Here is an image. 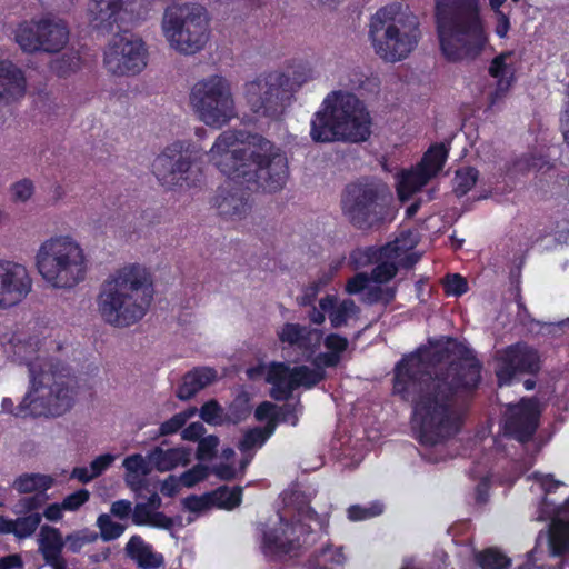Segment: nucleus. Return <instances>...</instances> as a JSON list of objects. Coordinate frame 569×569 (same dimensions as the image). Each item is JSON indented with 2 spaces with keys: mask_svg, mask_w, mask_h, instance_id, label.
I'll return each mask as SVG.
<instances>
[{
  "mask_svg": "<svg viewBox=\"0 0 569 569\" xmlns=\"http://www.w3.org/2000/svg\"><path fill=\"white\" fill-rule=\"evenodd\" d=\"M368 28L373 52L389 63L406 60L422 37L419 18L400 3L378 9L371 16Z\"/></svg>",
  "mask_w": 569,
  "mask_h": 569,
  "instance_id": "39448f33",
  "label": "nucleus"
},
{
  "mask_svg": "<svg viewBox=\"0 0 569 569\" xmlns=\"http://www.w3.org/2000/svg\"><path fill=\"white\" fill-rule=\"evenodd\" d=\"M380 189L375 183H355L346 189L342 210L357 227L370 224L377 216V201Z\"/></svg>",
  "mask_w": 569,
  "mask_h": 569,
  "instance_id": "b1692460",
  "label": "nucleus"
},
{
  "mask_svg": "<svg viewBox=\"0 0 569 569\" xmlns=\"http://www.w3.org/2000/svg\"><path fill=\"white\" fill-rule=\"evenodd\" d=\"M36 192V186L30 179H21L10 187L11 200L14 203H26L30 201Z\"/></svg>",
  "mask_w": 569,
  "mask_h": 569,
  "instance_id": "603ef678",
  "label": "nucleus"
},
{
  "mask_svg": "<svg viewBox=\"0 0 569 569\" xmlns=\"http://www.w3.org/2000/svg\"><path fill=\"white\" fill-rule=\"evenodd\" d=\"M53 485V478L43 473H23L17 477L11 487L18 493L41 495Z\"/></svg>",
  "mask_w": 569,
  "mask_h": 569,
  "instance_id": "c9c22d12",
  "label": "nucleus"
},
{
  "mask_svg": "<svg viewBox=\"0 0 569 569\" xmlns=\"http://www.w3.org/2000/svg\"><path fill=\"white\" fill-rule=\"evenodd\" d=\"M371 134V117L353 93L331 91L311 119L310 136L316 142H362Z\"/></svg>",
  "mask_w": 569,
  "mask_h": 569,
  "instance_id": "20e7f679",
  "label": "nucleus"
},
{
  "mask_svg": "<svg viewBox=\"0 0 569 569\" xmlns=\"http://www.w3.org/2000/svg\"><path fill=\"white\" fill-rule=\"evenodd\" d=\"M325 528L326 520L312 509L300 512L291 522L277 515L262 530V547L267 553H290L313 545Z\"/></svg>",
  "mask_w": 569,
  "mask_h": 569,
  "instance_id": "f8f14e48",
  "label": "nucleus"
},
{
  "mask_svg": "<svg viewBox=\"0 0 569 569\" xmlns=\"http://www.w3.org/2000/svg\"><path fill=\"white\" fill-rule=\"evenodd\" d=\"M325 347L329 352L319 353L315 359V368L297 366L291 368L283 362H272L266 367V380L272 388L270 395L276 400L288 399L299 387L312 388L325 378L323 368L335 367L348 348V339L337 333L325 338Z\"/></svg>",
  "mask_w": 569,
  "mask_h": 569,
  "instance_id": "6e6552de",
  "label": "nucleus"
},
{
  "mask_svg": "<svg viewBox=\"0 0 569 569\" xmlns=\"http://www.w3.org/2000/svg\"><path fill=\"white\" fill-rule=\"evenodd\" d=\"M40 522L41 515L37 512L17 518L13 520L12 535H14L18 539L31 537L36 532Z\"/></svg>",
  "mask_w": 569,
  "mask_h": 569,
  "instance_id": "09e8293b",
  "label": "nucleus"
},
{
  "mask_svg": "<svg viewBox=\"0 0 569 569\" xmlns=\"http://www.w3.org/2000/svg\"><path fill=\"white\" fill-rule=\"evenodd\" d=\"M217 379V373L211 368H199L188 372L179 386L177 397L181 400L192 398L200 390L211 385Z\"/></svg>",
  "mask_w": 569,
  "mask_h": 569,
  "instance_id": "72a5a7b5",
  "label": "nucleus"
},
{
  "mask_svg": "<svg viewBox=\"0 0 569 569\" xmlns=\"http://www.w3.org/2000/svg\"><path fill=\"white\" fill-rule=\"evenodd\" d=\"M197 412L196 408H190L186 411H181L172 416L167 421L162 422L159 428L160 436H169L180 430L186 422L192 418Z\"/></svg>",
  "mask_w": 569,
  "mask_h": 569,
  "instance_id": "3c124183",
  "label": "nucleus"
},
{
  "mask_svg": "<svg viewBox=\"0 0 569 569\" xmlns=\"http://www.w3.org/2000/svg\"><path fill=\"white\" fill-rule=\"evenodd\" d=\"M149 11L142 0H88L87 20L89 26L101 32L110 33L132 19L141 18Z\"/></svg>",
  "mask_w": 569,
  "mask_h": 569,
  "instance_id": "2eb2a0df",
  "label": "nucleus"
},
{
  "mask_svg": "<svg viewBox=\"0 0 569 569\" xmlns=\"http://www.w3.org/2000/svg\"><path fill=\"white\" fill-rule=\"evenodd\" d=\"M481 370L482 363L475 357L473 350L465 345V418L468 409V393L478 388Z\"/></svg>",
  "mask_w": 569,
  "mask_h": 569,
  "instance_id": "58836bf2",
  "label": "nucleus"
},
{
  "mask_svg": "<svg viewBox=\"0 0 569 569\" xmlns=\"http://www.w3.org/2000/svg\"><path fill=\"white\" fill-rule=\"evenodd\" d=\"M320 308L327 312L333 328H339L359 313V308L351 299L338 301L333 296H326L319 301Z\"/></svg>",
  "mask_w": 569,
  "mask_h": 569,
  "instance_id": "2f4dec72",
  "label": "nucleus"
},
{
  "mask_svg": "<svg viewBox=\"0 0 569 569\" xmlns=\"http://www.w3.org/2000/svg\"><path fill=\"white\" fill-rule=\"evenodd\" d=\"M447 156L448 150L443 143L432 144L416 168L399 174L397 182L399 199L401 201L409 199L435 178L442 169Z\"/></svg>",
  "mask_w": 569,
  "mask_h": 569,
  "instance_id": "aec40b11",
  "label": "nucleus"
},
{
  "mask_svg": "<svg viewBox=\"0 0 569 569\" xmlns=\"http://www.w3.org/2000/svg\"><path fill=\"white\" fill-rule=\"evenodd\" d=\"M89 257L82 243L72 234H53L43 240L34 256L41 279L53 289H73L84 281Z\"/></svg>",
  "mask_w": 569,
  "mask_h": 569,
  "instance_id": "423d86ee",
  "label": "nucleus"
},
{
  "mask_svg": "<svg viewBox=\"0 0 569 569\" xmlns=\"http://www.w3.org/2000/svg\"><path fill=\"white\" fill-rule=\"evenodd\" d=\"M276 422L270 420L264 428H254L244 433L243 439L239 443V449L243 453L260 448L266 440L273 433Z\"/></svg>",
  "mask_w": 569,
  "mask_h": 569,
  "instance_id": "37998d69",
  "label": "nucleus"
},
{
  "mask_svg": "<svg viewBox=\"0 0 569 569\" xmlns=\"http://www.w3.org/2000/svg\"><path fill=\"white\" fill-rule=\"evenodd\" d=\"M150 465L148 456L143 457L140 453L128 456L123 460L122 466L126 469L124 480L132 490H139L142 487L144 477L151 471Z\"/></svg>",
  "mask_w": 569,
  "mask_h": 569,
  "instance_id": "f704fd0d",
  "label": "nucleus"
},
{
  "mask_svg": "<svg viewBox=\"0 0 569 569\" xmlns=\"http://www.w3.org/2000/svg\"><path fill=\"white\" fill-rule=\"evenodd\" d=\"M132 522L137 526H150L169 529L173 521L163 512L157 511L144 502L137 503L132 511Z\"/></svg>",
  "mask_w": 569,
  "mask_h": 569,
  "instance_id": "e433bc0d",
  "label": "nucleus"
},
{
  "mask_svg": "<svg viewBox=\"0 0 569 569\" xmlns=\"http://www.w3.org/2000/svg\"><path fill=\"white\" fill-rule=\"evenodd\" d=\"M148 63V48L134 36L114 38L106 48L103 64L113 76H136Z\"/></svg>",
  "mask_w": 569,
  "mask_h": 569,
  "instance_id": "f3484780",
  "label": "nucleus"
},
{
  "mask_svg": "<svg viewBox=\"0 0 569 569\" xmlns=\"http://www.w3.org/2000/svg\"><path fill=\"white\" fill-rule=\"evenodd\" d=\"M443 287L447 295L460 296L462 293V278L458 273L448 277Z\"/></svg>",
  "mask_w": 569,
  "mask_h": 569,
  "instance_id": "774afa93",
  "label": "nucleus"
},
{
  "mask_svg": "<svg viewBox=\"0 0 569 569\" xmlns=\"http://www.w3.org/2000/svg\"><path fill=\"white\" fill-rule=\"evenodd\" d=\"M98 538L99 535L89 528L74 530L64 536V548L71 553H79L86 546L96 542Z\"/></svg>",
  "mask_w": 569,
  "mask_h": 569,
  "instance_id": "49530a36",
  "label": "nucleus"
},
{
  "mask_svg": "<svg viewBox=\"0 0 569 569\" xmlns=\"http://www.w3.org/2000/svg\"><path fill=\"white\" fill-rule=\"evenodd\" d=\"M83 66V60L78 50H68L62 56L52 60L50 63L51 70L61 78H67L79 70Z\"/></svg>",
  "mask_w": 569,
  "mask_h": 569,
  "instance_id": "a19ab883",
  "label": "nucleus"
},
{
  "mask_svg": "<svg viewBox=\"0 0 569 569\" xmlns=\"http://www.w3.org/2000/svg\"><path fill=\"white\" fill-rule=\"evenodd\" d=\"M515 302L517 305V320L522 326H528L531 323H535L536 320L532 318L529 309L527 308L523 297L521 295V288L519 286L516 287V293H515Z\"/></svg>",
  "mask_w": 569,
  "mask_h": 569,
  "instance_id": "680f3d73",
  "label": "nucleus"
},
{
  "mask_svg": "<svg viewBox=\"0 0 569 569\" xmlns=\"http://www.w3.org/2000/svg\"><path fill=\"white\" fill-rule=\"evenodd\" d=\"M346 560L342 548L332 549L329 546L322 547L317 559V566L327 569L329 565H342Z\"/></svg>",
  "mask_w": 569,
  "mask_h": 569,
  "instance_id": "4d7b16f0",
  "label": "nucleus"
},
{
  "mask_svg": "<svg viewBox=\"0 0 569 569\" xmlns=\"http://www.w3.org/2000/svg\"><path fill=\"white\" fill-rule=\"evenodd\" d=\"M290 103L295 94L318 76L315 67L306 61H289L272 70Z\"/></svg>",
  "mask_w": 569,
  "mask_h": 569,
  "instance_id": "a878e982",
  "label": "nucleus"
},
{
  "mask_svg": "<svg viewBox=\"0 0 569 569\" xmlns=\"http://www.w3.org/2000/svg\"><path fill=\"white\" fill-rule=\"evenodd\" d=\"M32 288L33 278L26 264L0 259V310H9L22 303Z\"/></svg>",
  "mask_w": 569,
  "mask_h": 569,
  "instance_id": "4be33fe9",
  "label": "nucleus"
},
{
  "mask_svg": "<svg viewBox=\"0 0 569 569\" xmlns=\"http://www.w3.org/2000/svg\"><path fill=\"white\" fill-rule=\"evenodd\" d=\"M76 383L69 370L59 365L30 380V388L16 412L19 417H58L73 405Z\"/></svg>",
  "mask_w": 569,
  "mask_h": 569,
  "instance_id": "1a4fd4ad",
  "label": "nucleus"
},
{
  "mask_svg": "<svg viewBox=\"0 0 569 569\" xmlns=\"http://www.w3.org/2000/svg\"><path fill=\"white\" fill-rule=\"evenodd\" d=\"M219 439L216 436H208L199 440L197 456L200 460L210 459L213 457Z\"/></svg>",
  "mask_w": 569,
  "mask_h": 569,
  "instance_id": "e2e57ef3",
  "label": "nucleus"
},
{
  "mask_svg": "<svg viewBox=\"0 0 569 569\" xmlns=\"http://www.w3.org/2000/svg\"><path fill=\"white\" fill-rule=\"evenodd\" d=\"M181 486L180 477L169 476L162 481L160 491L163 496L173 497L179 492Z\"/></svg>",
  "mask_w": 569,
  "mask_h": 569,
  "instance_id": "338daca9",
  "label": "nucleus"
},
{
  "mask_svg": "<svg viewBox=\"0 0 569 569\" xmlns=\"http://www.w3.org/2000/svg\"><path fill=\"white\" fill-rule=\"evenodd\" d=\"M540 416L538 401L522 398L518 403L508 406L502 422L503 435L520 443L529 442L539 427Z\"/></svg>",
  "mask_w": 569,
  "mask_h": 569,
  "instance_id": "5701e85b",
  "label": "nucleus"
},
{
  "mask_svg": "<svg viewBox=\"0 0 569 569\" xmlns=\"http://www.w3.org/2000/svg\"><path fill=\"white\" fill-rule=\"evenodd\" d=\"M375 261H379V250L375 248H362L352 251L350 254V264L353 269L363 268Z\"/></svg>",
  "mask_w": 569,
  "mask_h": 569,
  "instance_id": "6e6d98bb",
  "label": "nucleus"
},
{
  "mask_svg": "<svg viewBox=\"0 0 569 569\" xmlns=\"http://www.w3.org/2000/svg\"><path fill=\"white\" fill-rule=\"evenodd\" d=\"M208 471H209L208 467H206L203 465H197L193 468H191L190 470L184 471L180 476L182 486H184L187 488L193 487L194 485H197L198 482H200L201 480L207 478Z\"/></svg>",
  "mask_w": 569,
  "mask_h": 569,
  "instance_id": "13d9d810",
  "label": "nucleus"
},
{
  "mask_svg": "<svg viewBox=\"0 0 569 569\" xmlns=\"http://www.w3.org/2000/svg\"><path fill=\"white\" fill-rule=\"evenodd\" d=\"M116 460L111 453L100 455L94 458L88 467H76L71 471V478L81 483H88L102 475Z\"/></svg>",
  "mask_w": 569,
  "mask_h": 569,
  "instance_id": "ea45409f",
  "label": "nucleus"
},
{
  "mask_svg": "<svg viewBox=\"0 0 569 569\" xmlns=\"http://www.w3.org/2000/svg\"><path fill=\"white\" fill-rule=\"evenodd\" d=\"M199 415L209 425L219 426L224 422L223 409L216 400L206 402L201 407Z\"/></svg>",
  "mask_w": 569,
  "mask_h": 569,
  "instance_id": "5fc2aeb1",
  "label": "nucleus"
},
{
  "mask_svg": "<svg viewBox=\"0 0 569 569\" xmlns=\"http://www.w3.org/2000/svg\"><path fill=\"white\" fill-rule=\"evenodd\" d=\"M569 515V500L562 505L553 506L551 515L548 518L551 520L549 529V550L555 557H565L569 552V530L563 529V519L561 516ZM539 520H546L547 517L539 515Z\"/></svg>",
  "mask_w": 569,
  "mask_h": 569,
  "instance_id": "c85d7f7f",
  "label": "nucleus"
},
{
  "mask_svg": "<svg viewBox=\"0 0 569 569\" xmlns=\"http://www.w3.org/2000/svg\"><path fill=\"white\" fill-rule=\"evenodd\" d=\"M490 480L488 477H483L477 483L475 488V500L479 506L486 505L489 500Z\"/></svg>",
  "mask_w": 569,
  "mask_h": 569,
  "instance_id": "69168bd1",
  "label": "nucleus"
},
{
  "mask_svg": "<svg viewBox=\"0 0 569 569\" xmlns=\"http://www.w3.org/2000/svg\"><path fill=\"white\" fill-rule=\"evenodd\" d=\"M241 94L258 118L277 120L291 104L272 70L247 81Z\"/></svg>",
  "mask_w": 569,
  "mask_h": 569,
  "instance_id": "4468645a",
  "label": "nucleus"
},
{
  "mask_svg": "<svg viewBox=\"0 0 569 569\" xmlns=\"http://www.w3.org/2000/svg\"><path fill=\"white\" fill-rule=\"evenodd\" d=\"M161 32L170 49L183 56H193L203 50L209 41L210 18L201 4H172L162 14Z\"/></svg>",
  "mask_w": 569,
  "mask_h": 569,
  "instance_id": "9d476101",
  "label": "nucleus"
},
{
  "mask_svg": "<svg viewBox=\"0 0 569 569\" xmlns=\"http://www.w3.org/2000/svg\"><path fill=\"white\" fill-rule=\"evenodd\" d=\"M488 42L479 0H465V59L480 56Z\"/></svg>",
  "mask_w": 569,
  "mask_h": 569,
  "instance_id": "393cba45",
  "label": "nucleus"
},
{
  "mask_svg": "<svg viewBox=\"0 0 569 569\" xmlns=\"http://www.w3.org/2000/svg\"><path fill=\"white\" fill-rule=\"evenodd\" d=\"M154 293L151 268L140 262L124 263L103 280L97 298L98 311L113 327H130L147 315Z\"/></svg>",
  "mask_w": 569,
  "mask_h": 569,
  "instance_id": "7ed1b4c3",
  "label": "nucleus"
},
{
  "mask_svg": "<svg viewBox=\"0 0 569 569\" xmlns=\"http://www.w3.org/2000/svg\"><path fill=\"white\" fill-rule=\"evenodd\" d=\"M96 526L99 529V537L103 541L116 540L121 537L126 526L112 520L111 515L102 513L97 518Z\"/></svg>",
  "mask_w": 569,
  "mask_h": 569,
  "instance_id": "de8ad7c7",
  "label": "nucleus"
},
{
  "mask_svg": "<svg viewBox=\"0 0 569 569\" xmlns=\"http://www.w3.org/2000/svg\"><path fill=\"white\" fill-rule=\"evenodd\" d=\"M540 356L537 349L525 342H517L503 349L497 358L496 377L498 385L509 386L518 373L537 375L540 371Z\"/></svg>",
  "mask_w": 569,
  "mask_h": 569,
  "instance_id": "412c9836",
  "label": "nucleus"
},
{
  "mask_svg": "<svg viewBox=\"0 0 569 569\" xmlns=\"http://www.w3.org/2000/svg\"><path fill=\"white\" fill-rule=\"evenodd\" d=\"M67 22L52 14H43L23 21L14 30V40L28 53H57L69 42Z\"/></svg>",
  "mask_w": 569,
  "mask_h": 569,
  "instance_id": "ddd939ff",
  "label": "nucleus"
},
{
  "mask_svg": "<svg viewBox=\"0 0 569 569\" xmlns=\"http://www.w3.org/2000/svg\"><path fill=\"white\" fill-rule=\"evenodd\" d=\"M475 559L481 569H508L511 565L510 558L496 548L477 552Z\"/></svg>",
  "mask_w": 569,
  "mask_h": 569,
  "instance_id": "c03bdc74",
  "label": "nucleus"
},
{
  "mask_svg": "<svg viewBox=\"0 0 569 569\" xmlns=\"http://www.w3.org/2000/svg\"><path fill=\"white\" fill-rule=\"evenodd\" d=\"M191 450L186 447L163 449L154 448L148 453L151 465L161 472L169 471L179 466H187L190 462Z\"/></svg>",
  "mask_w": 569,
  "mask_h": 569,
  "instance_id": "473e14b6",
  "label": "nucleus"
},
{
  "mask_svg": "<svg viewBox=\"0 0 569 569\" xmlns=\"http://www.w3.org/2000/svg\"><path fill=\"white\" fill-rule=\"evenodd\" d=\"M383 505L378 501L372 502L367 507L353 505L347 509V516L351 521H362L380 516L383 512Z\"/></svg>",
  "mask_w": 569,
  "mask_h": 569,
  "instance_id": "8fccbe9b",
  "label": "nucleus"
},
{
  "mask_svg": "<svg viewBox=\"0 0 569 569\" xmlns=\"http://www.w3.org/2000/svg\"><path fill=\"white\" fill-rule=\"evenodd\" d=\"M418 243V237L413 231H403L392 242L379 249L380 263L372 270L371 276L359 272L346 283L349 295L363 292V301L367 303L382 302L385 305L393 300V288H382L381 284L391 280L399 267L410 268L419 259L412 250Z\"/></svg>",
  "mask_w": 569,
  "mask_h": 569,
  "instance_id": "0eeeda50",
  "label": "nucleus"
},
{
  "mask_svg": "<svg viewBox=\"0 0 569 569\" xmlns=\"http://www.w3.org/2000/svg\"><path fill=\"white\" fill-rule=\"evenodd\" d=\"M132 503L129 500L121 499L114 501L110 507V513L111 516H114L119 519H127L130 515L132 516Z\"/></svg>",
  "mask_w": 569,
  "mask_h": 569,
  "instance_id": "0e129e2a",
  "label": "nucleus"
},
{
  "mask_svg": "<svg viewBox=\"0 0 569 569\" xmlns=\"http://www.w3.org/2000/svg\"><path fill=\"white\" fill-rule=\"evenodd\" d=\"M126 555L140 569H158L163 566V556L153 550L140 536H132L124 547Z\"/></svg>",
  "mask_w": 569,
  "mask_h": 569,
  "instance_id": "7c9ffc66",
  "label": "nucleus"
},
{
  "mask_svg": "<svg viewBox=\"0 0 569 569\" xmlns=\"http://www.w3.org/2000/svg\"><path fill=\"white\" fill-rule=\"evenodd\" d=\"M216 206L221 216L229 218L241 217L248 210L247 200L233 193L220 192L216 198Z\"/></svg>",
  "mask_w": 569,
  "mask_h": 569,
  "instance_id": "79ce46f5",
  "label": "nucleus"
},
{
  "mask_svg": "<svg viewBox=\"0 0 569 569\" xmlns=\"http://www.w3.org/2000/svg\"><path fill=\"white\" fill-rule=\"evenodd\" d=\"M38 551L44 562L52 569H66V560L62 557L64 537L60 529L52 526H41L37 536Z\"/></svg>",
  "mask_w": 569,
  "mask_h": 569,
  "instance_id": "cd10ccee",
  "label": "nucleus"
},
{
  "mask_svg": "<svg viewBox=\"0 0 569 569\" xmlns=\"http://www.w3.org/2000/svg\"><path fill=\"white\" fill-rule=\"evenodd\" d=\"M277 336L282 343L295 347L307 355L313 353L319 348L322 339L320 330L291 322L280 327Z\"/></svg>",
  "mask_w": 569,
  "mask_h": 569,
  "instance_id": "bb28decb",
  "label": "nucleus"
},
{
  "mask_svg": "<svg viewBox=\"0 0 569 569\" xmlns=\"http://www.w3.org/2000/svg\"><path fill=\"white\" fill-rule=\"evenodd\" d=\"M51 339H40L24 332L16 333L11 341V358L21 366L28 368L30 380L46 373L48 370L61 365L50 357Z\"/></svg>",
  "mask_w": 569,
  "mask_h": 569,
  "instance_id": "6ab92c4d",
  "label": "nucleus"
},
{
  "mask_svg": "<svg viewBox=\"0 0 569 569\" xmlns=\"http://www.w3.org/2000/svg\"><path fill=\"white\" fill-rule=\"evenodd\" d=\"M26 80L20 69L0 61V108L24 94Z\"/></svg>",
  "mask_w": 569,
  "mask_h": 569,
  "instance_id": "c756f323",
  "label": "nucleus"
},
{
  "mask_svg": "<svg viewBox=\"0 0 569 569\" xmlns=\"http://www.w3.org/2000/svg\"><path fill=\"white\" fill-rule=\"evenodd\" d=\"M208 160L227 177L254 183L268 191L281 189L288 179L286 154L259 133L221 132L208 151Z\"/></svg>",
  "mask_w": 569,
  "mask_h": 569,
  "instance_id": "f03ea898",
  "label": "nucleus"
},
{
  "mask_svg": "<svg viewBox=\"0 0 569 569\" xmlns=\"http://www.w3.org/2000/svg\"><path fill=\"white\" fill-rule=\"evenodd\" d=\"M436 21L442 58L459 62L462 58V0H437Z\"/></svg>",
  "mask_w": 569,
  "mask_h": 569,
  "instance_id": "dca6fc26",
  "label": "nucleus"
},
{
  "mask_svg": "<svg viewBox=\"0 0 569 569\" xmlns=\"http://www.w3.org/2000/svg\"><path fill=\"white\" fill-rule=\"evenodd\" d=\"M183 506L191 512H202L213 507L211 495L190 496L183 500Z\"/></svg>",
  "mask_w": 569,
  "mask_h": 569,
  "instance_id": "bf43d9fd",
  "label": "nucleus"
},
{
  "mask_svg": "<svg viewBox=\"0 0 569 569\" xmlns=\"http://www.w3.org/2000/svg\"><path fill=\"white\" fill-rule=\"evenodd\" d=\"M461 359L460 345L447 338L418 349L396 368L395 393L409 400L418 392L412 422L423 445L433 446L460 430Z\"/></svg>",
  "mask_w": 569,
  "mask_h": 569,
  "instance_id": "f257e3e1",
  "label": "nucleus"
},
{
  "mask_svg": "<svg viewBox=\"0 0 569 569\" xmlns=\"http://www.w3.org/2000/svg\"><path fill=\"white\" fill-rule=\"evenodd\" d=\"M194 147L188 141H173L153 160L152 173L161 186L172 189L187 180L192 166Z\"/></svg>",
  "mask_w": 569,
  "mask_h": 569,
  "instance_id": "a211bd4d",
  "label": "nucleus"
},
{
  "mask_svg": "<svg viewBox=\"0 0 569 569\" xmlns=\"http://www.w3.org/2000/svg\"><path fill=\"white\" fill-rule=\"evenodd\" d=\"M190 106L206 126L220 129L237 118L231 81L221 74L199 79L190 90Z\"/></svg>",
  "mask_w": 569,
  "mask_h": 569,
  "instance_id": "9b49d317",
  "label": "nucleus"
},
{
  "mask_svg": "<svg viewBox=\"0 0 569 569\" xmlns=\"http://www.w3.org/2000/svg\"><path fill=\"white\" fill-rule=\"evenodd\" d=\"M512 54L513 51H503L490 62L488 72L492 78L497 79L499 91H508L515 80V70L511 66L507 64V60Z\"/></svg>",
  "mask_w": 569,
  "mask_h": 569,
  "instance_id": "4c0bfd02",
  "label": "nucleus"
},
{
  "mask_svg": "<svg viewBox=\"0 0 569 569\" xmlns=\"http://www.w3.org/2000/svg\"><path fill=\"white\" fill-rule=\"evenodd\" d=\"M516 166L521 171H542L545 169L548 170L551 167L546 156L533 152L522 154V157L516 162Z\"/></svg>",
  "mask_w": 569,
  "mask_h": 569,
  "instance_id": "864d4df0",
  "label": "nucleus"
},
{
  "mask_svg": "<svg viewBox=\"0 0 569 569\" xmlns=\"http://www.w3.org/2000/svg\"><path fill=\"white\" fill-rule=\"evenodd\" d=\"M212 505L214 507L231 510L238 507L242 500L241 487H220L211 493Z\"/></svg>",
  "mask_w": 569,
  "mask_h": 569,
  "instance_id": "a18cd8bd",
  "label": "nucleus"
},
{
  "mask_svg": "<svg viewBox=\"0 0 569 569\" xmlns=\"http://www.w3.org/2000/svg\"><path fill=\"white\" fill-rule=\"evenodd\" d=\"M89 497L90 492L87 489L74 491L62 500V508L66 511H76L89 500Z\"/></svg>",
  "mask_w": 569,
  "mask_h": 569,
  "instance_id": "052dcab7",
  "label": "nucleus"
}]
</instances>
